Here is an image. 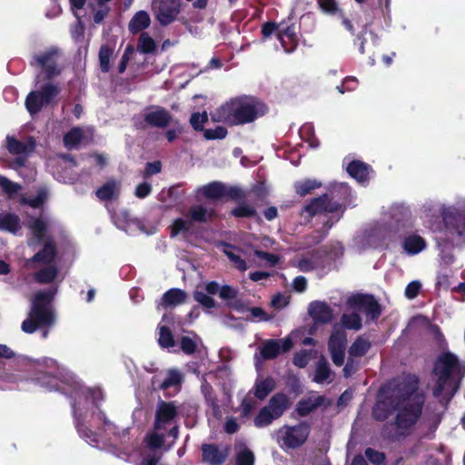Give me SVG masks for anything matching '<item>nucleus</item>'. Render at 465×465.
<instances>
[{
    "instance_id": "obj_7",
    "label": "nucleus",
    "mask_w": 465,
    "mask_h": 465,
    "mask_svg": "<svg viewBox=\"0 0 465 465\" xmlns=\"http://www.w3.org/2000/svg\"><path fill=\"white\" fill-rule=\"evenodd\" d=\"M59 88L48 83L45 84L41 90L31 92L25 100V106L28 112L33 114H36L41 108L52 102V100L59 94Z\"/></svg>"
},
{
    "instance_id": "obj_57",
    "label": "nucleus",
    "mask_w": 465,
    "mask_h": 465,
    "mask_svg": "<svg viewBox=\"0 0 465 465\" xmlns=\"http://www.w3.org/2000/svg\"><path fill=\"white\" fill-rule=\"evenodd\" d=\"M420 289V283L419 282H417V281L411 282V283H409L407 285V287L405 289V295L409 299H413L418 295Z\"/></svg>"
},
{
    "instance_id": "obj_22",
    "label": "nucleus",
    "mask_w": 465,
    "mask_h": 465,
    "mask_svg": "<svg viewBox=\"0 0 465 465\" xmlns=\"http://www.w3.org/2000/svg\"><path fill=\"white\" fill-rule=\"evenodd\" d=\"M309 312L313 320L318 322H328L332 317L329 306L320 302H312L309 307Z\"/></svg>"
},
{
    "instance_id": "obj_29",
    "label": "nucleus",
    "mask_w": 465,
    "mask_h": 465,
    "mask_svg": "<svg viewBox=\"0 0 465 465\" xmlns=\"http://www.w3.org/2000/svg\"><path fill=\"white\" fill-rule=\"evenodd\" d=\"M395 232L391 227H380L374 229L369 236V244L371 246H378L381 242L391 239Z\"/></svg>"
},
{
    "instance_id": "obj_50",
    "label": "nucleus",
    "mask_w": 465,
    "mask_h": 465,
    "mask_svg": "<svg viewBox=\"0 0 465 465\" xmlns=\"http://www.w3.org/2000/svg\"><path fill=\"white\" fill-rule=\"evenodd\" d=\"M254 254L262 260L265 265L274 266L280 261V257L278 255L268 253L262 251H255Z\"/></svg>"
},
{
    "instance_id": "obj_48",
    "label": "nucleus",
    "mask_w": 465,
    "mask_h": 465,
    "mask_svg": "<svg viewBox=\"0 0 465 465\" xmlns=\"http://www.w3.org/2000/svg\"><path fill=\"white\" fill-rule=\"evenodd\" d=\"M194 300L203 307L210 309L215 307V301L203 292L196 291L193 293Z\"/></svg>"
},
{
    "instance_id": "obj_5",
    "label": "nucleus",
    "mask_w": 465,
    "mask_h": 465,
    "mask_svg": "<svg viewBox=\"0 0 465 465\" xmlns=\"http://www.w3.org/2000/svg\"><path fill=\"white\" fill-rule=\"evenodd\" d=\"M56 256L55 244L48 241L41 251L36 252L30 260L26 262L28 267L34 263L45 265L35 274V280L40 283H48L54 281L58 275V269L54 263Z\"/></svg>"
},
{
    "instance_id": "obj_9",
    "label": "nucleus",
    "mask_w": 465,
    "mask_h": 465,
    "mask_svg": "<svg viewBox=\"0 0 465 465\" xmlns=\"http://www.w3.org/2000/svg\"><path fill=\"white\" fill-rule=\"evenodd\" d=\"M180 0H153L152 7L162 25L173 22L180 13Z\"/></svg>"
},
{
    "instance_id": "obj_55",
    "label": "nucleus",
    "mask_w": 465,
    "mask_h": 465,
    "mask_svg": "<svg viewBox=\"0 0 465 465\" xmlns=\"http://www.w3.org/2000/svg\"><path fill=\"white\" fill-rule=\"evenodd\" d=\"M256 402L249 397H245L241 403V411L243 417H248L255 409Z\"/></svg>"
},
{
    "instance_id": "obj_36",
    "label": "nucleus",
    "mask_w": 465,
    "mask_h": 465,
    "mask_svg": "<svg viewBox=\"0 0 465 465\" xmlns=\"http://www.w3.org/2000/svg\"><path fill=\"white\" fill-rule=\"evenodd\" d=\"M83 138V131L80 128H74L64 137V145L68 149L74 148Z\"/></svg>"
},
{
    "instance_id": "obj_3",
    "label": "nucleus",
    "mask_w": 465,
    "mask_h": 465,
    "mask_svg": "<svg viewBox=\"0 0 465 465\" xmlns=\"http://www.w3.org/2000/svg\"><path fill=\"white\" fill-rule=\"evenodd\" d=\"M465 374V365L454 354L442 353L434 367L435 388L433 394L448 401L455 394Z\"/></svg>"
},
{
    "instance_id": "obj_19",
    "label": "nucleus",
    "mask_w": 465,
    "mask_h": 465,
    "mask_svg": "<svg viewBox=\"0 0 465 465\" xmlns=\"http://www.w3.org/2000/svg\"><path fill=\"white\" fill-rule=\"evenodd\" d=\"M188 299L187 293L181 289H171L167 291L162 297L161 302L158 303V307H175L181 305Z\"/></svg>"
},
{
    "instance_id": "obj_51",
    "label": "nucleus",
    "mask_w": 465,
    "mask_h": 465,
    "mask_svg": "<svg viewBox=\"0 0 465 465\" xmlns=\"http://www.w3.org/2000/svg\"><path fill=\"white\" fill-rule=\"evenodd\" d=\"M227 135V130L223 126H218L214 129H206L204 131V137L209 140L223 139Z\"/></svg>"
},
{
    "instance_id": "obj_24",
    "label": "nucleus",
    "mask_w": 465,
    "mask_h": 465,
    "mask_svg": "<svg viewBox=\"0 0 465 465\" xmlns=\"http://www.w3.org/2000/svg\"><path fill=\"white\" fill-rule=\"evenodd\" d=\"M151 18L146 11L137 12L130 20L128 29L132 34H137L149 27Z\"/></svg>"
},
{
    "instance_id": "obj_8",
    "label": "nucleus",
    "mask_w": 465,
    "mask_h": 465,
    "mask_svg": "<svg viewBox=\"0 0 465 465\" xmlns=\"http://www.w3.org/2000/svg\"><path fill=\"white\" fill-rule=\"evenodd\" d=\"M50 221L43 216L31 217L26 221V226L30 231V236L27 240L29 246H35L36 244L44 242L45 244L50 241L54 242L49 237Z\"/></svg>"
},
{
    "instance_id": "obj_37",
    "label": "nucleus",
    "mask_w": 465,
    "mask_h": 465,
    "mask_svg": "<svg viewBox=\"0 0 465 465\" xmlns=\"http://www.w3.org/2000/svg\"><path fill=\"white\" fill-rule=\"evenodd\" d=\"M182 381V375L177 370H169L167 371V377L161 382L159 388L161 390H166L170 387L177 386Z\"/></svg>"
},
{
    "instance_id": "obj_2",
    "label": "nucleus",
    "mask_w": 465,
    "mask_h": 465,
    "mask_svg": "<svg viewBox=\"0 0 465 465\" xmlns=\"http://www.w3.org/2000/svg\"><path fill=\"white\" fill-rule=\"evenodd\" d=\"M265 113L264 105L251 96L236 97L222 104L212 114L214 122L229 125L253 122Z\"/></svg>"
},
{
    "instance_id": "obj_49",
    "label": "nucleus",
    "mask_w": 465,
    "mask_h": 465,
    "mask_svg": "<svg viewBox=\"0 0 465 465\" xmlns=\"http://www.w3.org/2000/svg\"><path fill=\"white\" fill-rule=\"evenodd\" d=\"M192 223L188 220L177 219L171 226L172 235H176L182 232H187L191 229Z\"/></svg>"
},
{
    "instance_id": "obj_58",
    "label": "nucleus",
    "mask_w": 465,
    "mask_h": 465,
    "mask_svg": "<svg viewBox=\"0 0 465 465\" xmlns=\"http://www.w3.org/2000/svg\"><path fill=\"white\" fill-rule=\"evenodd\" d=\"M309 362V353L305 351L296 353L293 358V363L299 368L305 367Z\"/></svg>"
},
{
    "instance_id": "obj_15",
    "label": "nucleus",
    "mask_w": 465,
    "mask_h": 465,
    "mask_svg": "<svg viewBox=\"0 0 465 465\" xmlns=\"http://www.w3.org/2000/svg\"><path fill=\"white\" fill-rule=\"evenodd\" d=\"M176 415L177 408L173 402L160 401L155 412L154 428L156 430L163 429L166 424L170 423Z\"/></svg>"
},
{
    "instance_id": "obj_52",
    "label": "nucleus",
    "mask_w": 465,
    "mask_h": 465,
    "mask_svg": "<svg viewBox=\"0 0 465 465\" xmlns=\"http://www.w3.org/2000/svg\"><path fill=\"white\" fill-rule=\"evenodd\" d=\"M365 456L374 465H382L384 463V455L371 448L365 450Z\"/></svg>"
},
{
    "instance_id": "obj_1",
    "label": "nucleus",
    "mask_w": 465,
    "mask_h": 465,
    "mask_svg": "<svg viewBox=\"0 0 465 465\" xmlns=\"http://www.w3.org/2000/svg\"><path fill=\"white\" fill-rule=\"evenodd\" d=\"M423 403L424 398L418 390L416 379L410 378L389 389L377 402L373 414L378 420H385L390 412L395 411L396 433L404 436L414 430L421 416Z\"/></svg>"
},
{
    "instance_id": "obj_28",
    "label": "nucleus",
    "mask_w": 465,
    "mask_h": 465,
    "mask_svg": "<svg viewBox=\"0 0 465 465\" xmlns=\"http://www.w3.org/2000/svg\"><path fill=\"white\" fill-rule=\"evenodd\" d=\"M350 302L359 306L366 305V310L372 318H376L380 315V307L371 297L361 295L354 296L350 299Z\"/></svg>"
},
{
    "instance_id": "obj_23",
    "label": "nucleus",
    "mask_w": 465,
    "mask_h": 465,
    "mask_svg": "<svg viewBox=\"0 0 465 465\" xmlns=\"http://www.w3.org/2000/svg\"><path fill=\"white\" fill-rule=\"evenodd\" d=\"M331 371L327 360L322 357L316 363L312 381L319 384L331 382Z\"/></svg>"
},
{
    "instance_id": "obj_45",
    "label": "nucleus",
    "mask_w": 465,
    "mask_h": 465,
    "mask_svg": "<svg viewBox=\"0 0 465 465\" xmlns=\"http://www.w3.org/2000/svg\"><path fill=\"white\" fill-rule=\"evenodd\" d=\"M198 341V337L192 338L189 336H183L181 339V348L184 353L192 354L196 351Z\"/></svg>"
},
{
    "instance_id": "obj_26",
    "label": "nucleus",
    "mask_w": 465,
    "mask_h": 465,
    "mask_svg": "<svg viewBox=\"0 0 465 465\" xmlns=\"http://www.w3.org/2000/svg\"><path fill=\"white\" fill-rule=\"evenodd\" d=\"M21 229L20 218L13 213L0 215V230L16 233Z\"/></svg>"
},
{
    "instance_id": "obj_41",
    "label": "nucleus",
    "mask_w": 465,
    "mask_h": 465,
    "mask_svg": "<svg viewBox=\"0 0 465 465\" xmlns=\"http://www.w3.org/2000/svg\"><path fill=\"white\" fill-rule=\"evenodd\" d=\"M0 186L9 197L15 195L22 188L20 184L14 183L2 175H0Z\"/></svg>"
},
{
    "instance_id": "obj_54",
    "label": "nucleus",
    "mask_w": 465,
    "mask_h": 465,
    "mask_svg": "<svg viewBox=\"0 0 465 465\" xmlns=\"http://www.w3.org/2000/svg\"><path fill=\"white\" fill-rule=\"evenodd\" d=\"M45 199H46V192L40 191L35 198L27 199L25 197H23L22 203H27L31 207L37 208V207H40L44 203Z\"/></svg>"
},
{
    "instance_id": "obj_32",
    "label": "nucleus",
    "mask_w": 465,
    "mask_h": 465,
    "mask_svg": "<svg viewBox=\"0 0 465 465\" xmlns=\"http://www.w3.org/2000/svg\"><path fill=\"white\" fill-rule=\"evenodd\" d=\"M370 348L371 342L363 337H359L349 349L350 357H361Z\"/></svg>"
},
{
    "instance_id": "obj_56",
    "label": "nucleus",
    "mask_w": 465,
    "mask_h": 465,
    "mask_svg": "<svg viewBox=\"0 0 465 465\" xmlns=\"http://www.w3.org/2000/svg\"><path fill=\"white\" fill-rule=\"evenodd\" d=\"M317 262L314 257H303L298 262V267L302 272H309L315 268Z\"/></svg>"
},
{
    "instance_id": "obj_44",
    "label": "nucleus",
    "mask_w": 465,
    "mask_h": 465,
    "mask_svg": "<svg viewBox=\"0 0 465 465\" xmlns=\"http://www.w3.org/2000/svg\"><path fill=\"white\" fill-rule=\"evenodd\" d=\"M113 54V50L108 46H102L99 51L100 66L104 72H108L110 69V58Z\"/></svg>"
},
{
    "instance_id": "obj_46",
    "label": "nucleus",
    "mask_w": 465,
    "mask_h": 465,
    "mask_svg": "<svg viewBox=\"0 0 465 465\" xmlns=\"http://www.w3.org/2000/svg\"><path fill=\"white\" fill-rule=\"evenodd\" d=\"M232 214L235 217H252L255 215V209L248 204L242 203L232 210Z\"/></svg>"
},
{
    "instance_id": "obj_60",
    "label": "nucleus",
    "mask_w": 465,
    "mask_h": 465,
    "mask_svg": "<svg viewBox=\"0 0 465 465\" xmlns=\"http://www.w3.org/2000/svg\"><path fill=\"white\" fill-rule=\"evenodd\" d=\"M237 295V291L230 285H224L220 289V297L223 299H233Z\"/></svg>"
},
{
    "instance_id": "obj_10",
    "label": "nucleus",
    "mask_w": 465,
    "mask_h": 465,
    "mask_svg": "<svg viewBox=\"0 0 465 465\" xmlns=\"http://www.w3.org/2000/svg\"><path fill=\"white\" fill-rule=\"evenodd\" d=\"M60 53L57 48H51L35 56V64L42 68L47 79H52L61 74L59 65Z\"/></svg>"
},
{
    "instance_id": "obj_31",
    "label": "nucleus",
    "mask_w": 465,
    "mask_h": 465,
    "mask_svg": "<svg viewBox=\"0 0 465 465\" xmlns=\"http://www.w3.org/2000/svg\"><path fill=\"white\" fill-rule=\"evenodd\" d=\"M425 242L420 236L413 235L405 239L403 247L410 254H416L425 248Z\"/></svg>"
},
{
    "instance_id": "obj_61",
    "label": "nucleus",
    "mask_w": 465,
    "mask_h": 465,
    "mask_svg": "<svg viewBox=\"0 0 465 465\" xmlns=\"http://www.w3.org/2000/svg\"><path fill=\"white\" fill-rule=\"evenodd\" d=\"M147 441L150 447L160 448L163 443V436L153 433L147 438Z\"/></svg>"
},
{
    "instance_id": "obj_53",
    "label": "nucleus",
    "mask_w": 465,
    "mask_h": 465,
    "mask_svg": "<svg viewBox=\"0 0 465 465\" xmlns=\"http://www.w3.org/2000/svg\"><path fill=\"white\" fill-rule=\"evenodd\" d=\"M225 254L233 263L234 267L238 270L244 272L247 269V265L244 260H242L238 254L232 251H225Z\"/></svg>"
},
{
    "instance_id": "obj_25",
    "label": "nucleus",
    "mask_w": 465,
    "mask_h": 465,
    "mask_svg": "<svg viewBox=\"0 0 465 465\" xmlns=\"http://www.w3.org/2000/svg\"><path fill=\"white\" fill-rule=\"evenodd\" d=\"M275 388V381L271 377L258 378L255 382L254 394L260 399H265Z\"/></svg>"
},
{
    "instance_id": "obj_4",
    "label": "nucleus",
    "mask_w": 465,
    "mask_h": 465,
    "mask_svg": "<svg viewBox=\"0 0 465 465\" xmlns=\"http://www.w3.org/2000/svg\"><path fill=\"white\" fill-rule=\"evenodd\" d=\"M54 293L52 290L41 291L32 297L31 310L21 325L23 331L33 333L38 327H51L54 324L56 317L51 305Z\"/></svg>"
},
{
    "instance_id": "obj_27",
    "label": "nucleus",
    "mask_w": 465,
    "mask_h": 465,
    "mask_svg": "<svg viewBox=\"0 0 465 465\" xmlns=\"http://www.w3.org/2000/svg\"><path fill=\"white\" fill-rule=\"evenodd\" d=\"M347 172L351 177L362 183L368 179L369 166L362 162L353 161L348 165Z\"/></svg>"
},
{
    "instance_id": "obj_30",
    "label": "nucleus",
    "mask_w": 465,
    "mask_h": 465,
    "mask_svg": "<svg viewBox=\"0 0 465 465\" xmlns=\"http://www.w3.org/2000/svg\"><path fill=\"white\" fill-rule=\"evenodd\" d=\"M287 397L283 394L274 395L269 402L267 408L274 414L273 416L279 418L287 407Z\"/></svg>"
},
{
    "instance_id": "obj_47",
    "label": "nucleus",
    "mask_w": 465,
    "mask_h": 465,
    "mask_svg": "<svg viewBox=\"0 0 465 465\" xmlns=\"http://www.w3.org/2000/svg\"><path fill=\"white\" fill-rule=\"evenodd\" d=\"M208 115L206 112L194 113L190 118V124L195 130H203V124L207 122Z\"/></svg>"
},
{
    "instance_id": "obj_34",
    "label": "nucleus",
    "mask_w": 465,
    "mask_h": 465,
    "mask_svg": "<svg viewBox=\"0 0 465 465\" xmlns=\"http://www.w3.org/2000/svg\"><path fill=\"white\" fill-rule=\"evenodd\" d=\"M322 186V183L317 180H303L299 181L295 183V191L301 196H304L310 193L314 189L320 188Z\"/></svg>"
},
{
    "instance_id": "obj_62",
    "label": "nucleus",
    "mask_w": 465,
    "mask_h": 465,
    "mask_svg": "<svg viewBox=\"0 0 465 465\" xmlns=\"http://www.w3.org/2000/svg\"><path fill=\"white\" fill-rule=\"evenodd\" d=\"M321 8L326 13H334L337 9V5L334 0H319Z\"/></svg>"
},
{
    "instance_id": "obj_33",
    "label": "nucleus",
    "mask_w": 465,
    "mask_h": 465,
    "mask_svg": "<svg viewBox=\"0 0 465 465\" xmlns=\"http://www.w3.org/2000/svg\"><path fill=\"white\" fill-rule=\"evenodd\" d=\"M203 193L210 199H220L225 196L226 188L220 183H212L202 188Z\"/></svg>"
},
{
    "instance_id": "obj_39",
    "label": "nucleus",
    "mask_w": 465,
    "mask_h": 465,
    "mask_svg": "<svg viewBox=\"0 0 465 465\" xmlns=\"http://www.w3.org/2000/svg\"><path fill=\"white\" fill-rule=\"evenodd\" d=\"M189 214L193 221L205 222L213 215V213L202 205H196L191 208Z\"/></svg>"
},
{
    "instance_id": "obj_59",
    "label": "nucleus",
    "mask_w": 465,
    "mask_h": 465,
    "mask_svg": "<svg viewBox=\"0 0 465 465\" xmlns=\"http://www.w3.org/2000/svg\"><path fill=\"white\" fill-rule=\"evenodd\" d=\"M152 190V186L148 183H143L139 185H137L135 189V196L138 198H144L146 197Z\"/></svg>"
},
{
    "instance_id": "obj_43",
    "label": "nucleus",
    "mask_w": 465,
    "mask_h": 465,
    "mask_svg": "<svg viewBox=\"0 0 465 465\" xmlns=\"http://www.w3.org/2000/svg\"><path fill=\"white\" fill-rule=\"evenodd\" d=\"M253 452L246 447H243L237 454L236 465H253Z\"/></svg>"
},
{
    "instance_id": "obj_20",
    "label": "nucleus",
    "mask_w": 465,
    "mask_h": 465,
    "mask_svg": "<svg viewBox=\"0 0 465 465\" xmlns=\"http://www.w3.org/2000/svg\"><path fill=\"white\" fill-rule=\"evenodd\" d=\"M324 401L323 396L317 393L311 394L306 399L300 401L297 408L298 412L300 415L305 416L323 405Z\"/></svg>"
},
{
    "instance_id": "obj_40",
    "label": "nucleus",
    "mask_w": 465,
    "mask_h": 465,
    "mask_svg": "<svg viewBox=\"0 0 465 465\" xmlns=\"http://www.w3.org/2000/svg\"><path fill=\"white\" fill-rule=\"evenodd\" d=\"M341 322L348 329L359 330L361 327V319L356 312L344 313Z\"/></svg>"
},
{
    "instance_id": "obj_12",
    "label": "nucleus",
    "mask_w": 465,
    "mask_h": 465,
    "mask_svg": "<svg viewBox=\"0 0 465 465\" xmlns=\"http://www.w3.org/2000/svg\"><path fill=\"white\" fill-rule=\"evenodd\" d=\"M143 119L148 124L158 128H164L173 121L170 113L160 106L148 108L143 114Z\"/></svg>"
},
{
    "instance_id": "obj_6",
    "label": "nucleus",
    "mask_w": 465,
    "mask_h": 465,
    "mask_svg": "<svg viewBox=\"0 0 465 465\" xmlns=\"http://www.w3.org/2000/svg\"><path fill=\"white\" fill-rule=\"evenodd\" d=\"M309 432V427L305 424L284 426L277 431V440L282 449H295L306 441Z\"/></svg>"
},
{
    "instance_id": "obj_14",
    "label": "nucleus",
    "mask_w": 465,
    "mask_h": 465,
    "mask_svg": "<svg viewBox=\"0 0 465 465\" xmlns=\"http://www.w3.org/2000/svg\"><path fill=\"white\" fill-rule=\"evenodd\" d=\"M292 347L291 339L267 340L261 347V354L263 359L271 360L275 358L281 352L289 351Z\"/></svg>"
},
{
    "instance_id": "obj_18",
    "label": "nucleus",
    "mask_w": 465,
    "mask_h": 465,
    "mask_svg": "<svg viewBox=\"0 0 465 465\" xmlns=\"http://www.w3.org/2000/svg\"><path fill=\"white\" fill-rule=\"evenodd\" d=\"M7 149L15 155L26 156L35 149V141L28 138L25 141H18L14 137H7Z\"/></svg>"
},
{
    "instance_id": "obj_42",
    "label": "nucleus",
    "mask_w": 465,
    "mask_h": 465,
    "mask_svg": "<svg viewBox=\"0 0 465 465\" xmlns=\"http://www.w3.org/2000/svg\"><path fill=\"white\" fill-rule=\"evenodd\" d=\"M159 344L162 347L169 348L174 345V341L171 331L165 326L159 327Z\"/></svg>"
},
{
    "instance_id": "obj_38",
    "label": "nucleus",
    "mask_w": 465,
    "mask_h": 465,
    "mask_svg": "<svg viewBox=\"0 0 465 465\" xmlns=\"http://www.w3.org/2000/svg\"><path fill=\"white\" fill-rule=\"evenodd\" d=\"M273 415L274 414L267 407L262 408L254 419L255 426L262 428L269 425L273 420L277 419Z\"/></svg>"
},
{
    "instance_id": "obj_35",
    "label": "nucleus",
    "mask_w": 465,
    "mask_h": 465,
    "mask_svg": "<svg viewBox=\"0 0 465 465\" xmlns=\"http://www.w3.org/2000/svg\"><path fill=\"white\" fill-rule=\"evenodd\" d=\"M137 49L143 54H152L156 49V44L147 33H142L139 37Z\"/></svg>"
},
{
    "instance_id": "obj_11",
    "label": "nucleus",
    "mask_w": 465,
    "mask_h": 465,
    "mask_svg": "<svg viewBox=\"0 0 465 465\" xmlns=\"http://www.w3.org/2000/svg\"><path fill=\"white\" fill-rule=\"evenodd\" d=\"M346 345V332L341 329L334 330L329 339L328 348L332 362L337 366H341L344 362Z\"/></svg>"
},
{
    "instance_id": "obj_63",
    "label": "nucleus",
    "mask_w": 465,
    "mask_h": 465,
    "mask_svg": "<svg viewBox=\"0 0 465 465\" xmlns=\"http://www.w3.org/2000/svg\"><path fill=\"white\" fill-rule=\"evenodd\" d=\"M292 285L294 290H296L299 292H302L306 289L307 281L304 277L299 276L293 280Z\"/></svg>"
},
{
    "instance_id": "obj_64",
    "label": "nucleus",
    "mask_w": 465,
    "mask_h": 465,
    "mask_svg": "<svg viewBox=\"0 0 465 465\" xmlns=\"http://www.w3.org/2000/svg\"><path fill=\"white\" fill-rule=\"evenodd\" d=\"M239 429V425L235 419L230 418L226 420L224 425V430L227 433L232 434L236 432Z\"/></svg>"
},
{
    "instance_id": "obj_16",
    "label": "nucleus",
    "mask_w": 465,
    "mask_h": 465,
    "mask_svg": "<svg viewBox=\"0 0 465 465\" xmlns=\"http://www.w3.org/2000/svg\"><path fill=\"white\" fill-rule=\"evenodd\" d=\"M203 460L212 465H221L228 456L226 448H218L213 444L203 445Z\"/></svg>"
},
{
    "instance_id": "obj_17",
    "label": "nucleus",
    "mask_w": 465,
    "mask_h": 465,
    "mask_svg": "<svg viewBox=\"0 0 465 465\" xmlns=\"http://www.w3.org/2000/svg\"><path fill=\"white\" fill-rule=\"evenodd\" d=\"M115 225L128 232H133L135 229L142 230L141 222L137 219L131 218L127 211L122 210L112 215Z\"/></svg>"
},
{
    "instance_id": "obj_13",
    "label": "nucleus",
    "mask_w": 465,
    "mask_h": 465,
    "mask_svg": "<svg viewBox=\"0 0 465 465\" xmlns=\"http://www.w3.org/2000/svg\"><path fill=\"white\" fill-rule=\"evenodd\" d=\"M305 210L312 215L322 212L336 213L334 222H337L341 216V206L337 203H331L327 195L315 198L305 207Z\"/></svg>"
},
{
    "instance_id": "obj_21",
    "label": "nucleus",
    "mask_w": 465,
    "mask_h": 465,
    "mask_svg": "<svg viewBox=\"0 0 465 465\" xmlns=\"http://www.w3.org/2000/svg\"><path fill=\"white\" fill-rule=\"evenodd\" d=\"M121 190V183L110 180L96 191V196L101 201H110L118 198Z\"/></svg>"
}]
</instances>
